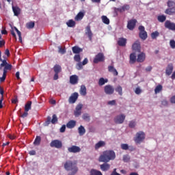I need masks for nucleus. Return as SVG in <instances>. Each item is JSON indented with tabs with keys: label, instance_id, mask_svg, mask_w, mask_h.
<instances>
[{
	"label": "nucleus",
	"instance_id": "nucleus-63",
	"mask_svg": "<svg viewBox=\"0 0 175 175\" xmlns=\"http://www.w3.org/2000/svg\"><path fill=\"white\" fill-rule=\"evenodd\" d=\"M161 105H162L163 106H167V105H169V103H168L167 100H163L161 101Z\"/></svg>",
	"mask_w": 175,
	"mask_h": 175
},
{
	"label": "nucleus",
	"instance_id": "nucleus-27",
	"mask_svg": "<svg viewBox=\"0 0 175 175\" xmlns=\"http://www.w3.org/2000/svg\"><path fill=\"white\" fill-rule=\"evenodd\" d=\"M132 49L134 51H140V43L136 42L132 46Z\"/></svg>",
	"mask_w": 175,
	"mask_h": 175
},
{
	"label": "nucleus",
	"instance_id": "nucleus-59",
	"mask_svg": "<svg viewBox=\"0 0 175 175\" xmlns=\"http://www.w3.org/2000/svg\"><path fill=\"white\" fill-rule=\"evenodd\" d=\"M77 69H78V70H80L81 69H83V64L82 63H78L77 64Z\"/></svg>",
	"mask_w": 175,
	"mask_h": 175
},
{
	"label": "nucleus",
	"instance_id": "nucleus-5",
	"mask_svg": "<svg viewBox=\"0 0 175 175\" xmlns=\"http://www.w3.org/2000/svg\"><path fill=\"white\" fill-rule=\"evenodd\" d=\"M103 61H105V55L102 53H99L96 55L93 62L94 64H99V62H103Z\"/></svg>",
	"mask_w": 175,
	"mask_h": 175
},
{
	"label": "nucleus",
	"instance_id": "nucleus-21",
	"mask_svg": "<svg viewBox=\"0 0 175 175\" xmlns=\"http://www.w3.org/2000/svg\"><path fill=\"white\" fill-rule=\"evenodd\" d=\"M165 14H168L169 16H173L175 14V7H172L170 8H167L165 10Z\"/></svg>",
	"mask_w": 175,
	"mask_h": 175
},
{
	"label": "nucleus",
	"instance_id": "nucleus-50",
	"mask_svg": "<svg viewBox=\"0 0 175 175\" xmlns=\"http://www.w3.org/2000/svg\"><path fill=\"white\" fill-rule=\"evenodd\" d=\"M74 59L76 62H80V61H81V57H80V55H75L74 56Z\"/></svg>",
	"mask_w": 175,
	"mask_h": 175
},
{
	"label": "nucleus",
	"instance_id": "nucleus-16",
	"mask_svg": "<svg viewBox=\"0 0 175 175\" xmlns=\"http://www.w3.org/2000/svg\"><path fill=\"white\" fill-rule=\"evenodd\" d=\"M70 83L72 85L77 84L79 83V77L77 75H72L70 77Z\"/></svg>",
	"mask_w": 175,
	"mask_h": 175
},
{
	"label": "nucleus",
	"instance_id": "nucleus-23",
	"mask_svg": "<svg viewBox=\"0 0 175 175\" xmlns=\"http://www.w3.org/2000/svg\"><path fill=\"white\" fill-rule=\"evenodd\" d=\"M108 70L111 73H113V76H118V72L117 70L114 68L113 66H108Z\"/></svg>",
	"mask_w": 175,
	"mask_h": 175
},
{
	"label": "nucleus",
	"instance_id": "nucleus-60",
	"mask_svg": "<svg viewBox=\"0 0 175 175\" xmlns=\"http://www.w3.org/2000/svg\"><path fill=\"white\" fill-rule=\"evenodd\" d=\"M135 92V94H137V95H139V94H142V90L140 89V88H137Z\"/></svg>",
	"mask_w": 175,
	"mask_h": 175
},
{
	"label": "nucleus",
	"instance_id": "nucleus-9",
	"mask_svg": "<svg viewBox=\"0 0 175 175\" xmlns=\"http://www.w3.org/2000/svg\"><path fill=\"white\" fill-rule=\"evenodd\" d=\"M50 146L54 147L55 148H62V142L55 139L51 142Z\"/></svg>",
	"mask_w": 175,
	"mask_h": 175
},
{
	"label": "nucleus",
	"instance_id": "nucleus-28",
	"mask_svg": "<svg viewBox=\"0 0 175 175\" xmlns=\"http://www.w3.org/2000/svg\"><path fill=\"white\" fill-rule=\"evenodd\" d=\"M67 128L69 129H73L74 126H76V121L70 120L66 124Z\"/></svg>",
	"mask_w": 175,
	"mask_h": 175
},
{
	"label": "nucleus",
	"instance_id": "nucleus-19",
	"mask_svg": "<svg viewBox=\"0 0 175 175\" xmlns=\"http://www.w3.org/2000/svg\"><path fill=\"white\" fill-rule=\"evenodd\" d=\"M100 169H101L102 172H107V170H110V164L104 163L100 165Z\"/></svg>",
	"mask_w": 175,
	"mask_h": 175
},
{
	"label": "nucleus",
	"instance_id": "nucleus-42",
	"mask_svg": "<svg viewBox=\"0 0 175 175\" xmlns=\"http://www.w3.org/2000/svg\"><path fill=\"white\" fill-rule=\"evenodd\" d=\"M115 91L118 93L120 96H122V87L118 85L116 88Z\"/></svg>",
	"mask_w": 175,
	"mask_h": 175
},
{
	"label": "nucleus",
	"instance_id": "nucleus-38",
	"mask_svg": "<svg viewBox=\"0 0 175 175\" xmlns=\"http://www.w3.org/2000/svg\"><path fill=\"white\" fill-rule=\"evenodd\" d=\"M167 6L170 8H175V1L173 0H168L167 2Z\"/></svg>",
	"mask_w": 175,
	"mask_h": 175
},
{
	"label": "nucleus",
	"instance_id": "nucleus-44",
	"mask_svg": "<svg viewBox=\"0 0 175 175\" xmlns=\"http://www.w3.org/2000/svg\"><path fill=\"white\" fill-rule=\"evenodd\" d=\"M8 70H12V65L8 64L3 68V72H5V74H8Z\"/></svg>",
	"mask_w": 175,
	"mask_h": 175
},
{
	"label": "nucleus",
	"instance_id": "nucleus-32",
	"mask_svg": "<svg viewBox=\"0 0 175 175\" xmlns=\"http://www.w3.org/2000/svg\"><path fill=\"white\" fill-rule=\"evenodd\" d=\"M67 27H69V28H73V27H75L76 22L75 21L70 19L68 22H66Z\"/></svg>",
	"mask_w": 175,
	"mask_h": 175
},
{
	"label": "nucleus",
	"instance_id": "nucleus-61",
	"mask_svg": "<svg viewBox=\"0 0 175 175\" xmlns=\"http://www.w3.org/2000/svg\"><path fill=\"white\" fill-rule=\"evenodd\" d=\"M22 118H25V117H28V111H25V112L21 116Z\"/></svg>",
	"mask_w": 175,
	"mask_h": 175
},
{
	"label": "nucleus",
	"instance_id": "nucleus-58",
	"mask_svg": "<svg viewBox=\"0 0 175 175\" xmlns=\"http://www.w3.org/2000/svg\"><path fill=\"white\" fill-rule=\"evenodd\" d=\"M107 105H109L110 106H116V100L108 101Z\"/></svg>",
	"mask_w": 175,
	"mask_h": 175
},
{
	"label": "nucleus",
	"instance_id": "nucleus-55",
	"mask_svg": "<svg viewBox=\"0 0 175 175\" xmlns=\"http://www.w3.org/2000/svg\"><path fill=\"white\" fill-rule=\"evenodd\" d=\"M130 160H131V158L128 155L123 156L124 162H129Z\"/></svg>",
	"mask_w": 175,
	"mask_h": 175
},
{
	"label": "nucleus",
	"instance_id": "nucleus-34",
	"mask_svg": "<svg viewBox=\"0 0 175 175\" xmlns=\"http://www.w3.org/2000/svg\"><path fill=\"white\" fill-rule=\"evenodd\" d=\"M101 19L104 24H106L107 25H109V24H110V19H109L107 16L103 15L101 16Z\"/></svg>",
	"mask_w": 175,
	"mask_h": 175
},
{
	"label": "nucleus",
	"instance_id": "nucleus-33",
	"mask_svg": "<svg viewBox=\"0 0 175 175\" xmlns=\"http://www.w3.org/2000/svg\"><path fill=\"white\" fill-rule=\"evenodd\" d=\"M90 175H103L100 171L98 170L92 169L90 172Z\"/></svg>",
	"mask_w": 175,
	"mask_h": 175
},
{
	"label": "nucleus",
	"instance_id": "nucleus-62",
	"mask_svg": "<svg viewBox=\"0 0 175 175\" xmlns=\"http://www.w3.org/2000/svg\"><path fill=\"white\" fill-rule=\"evenodd\" d=\"M79 132H85V129H84V126H80L78 129Z\"/></svg>",
	"mask_w": 175,
	"mask_h": 175
},
{
	"label": "nucleus",
	"instance_id": "nucleus-47",
	"mask_svg": "<svg viewBox=\"0 0 175 175\" xmlns=\"http://www.w3.org/2000/svg\"><path fill=\"white\" fill-rule=\"evenodd\" d=\"M51 120L52 124H55L56 122H58V118H57V115L53 114V118Z\"/></svg>",
	"mask_w": 175,
	"mask_h": 175
},
{
	"label": "nucleus",
	"instance_id": "nucleus-10",
	"mask_svg": "<svg viewBox=\"0 0 175 175\" xmlns=\"http://www.w3.org/2000/svg\"><path fill=\"white\" fill-rule=\"evenodd\" d=\"M81 109H83V104H78L76 106L75 110L74 111V116L75 117H80V116H81Z\"/></svg>",
	"mask_w": 175,
	"mask_h": 175
},
{
	"label": "nucleus",
	"instance_id": "nucleus-11",
	"mask_svg": "<svg viewBox=\"0 0 175 175\" xmlns=\"http://www.w3.org/2000/svg\"><path fill=\"white\" fill-rule=\"evenodd\" d=\"M165 28L170 29L171 31H175V23H172L170 21H166L164 24Z\"/></svg>",
	"mask_w": 175,
	"mask_h": 175
},
{
	"label": "nucleus",
	"instance_id": "nucleus-15",
	"mask_svg": "<svg viewBox=\"0 0 175 175\" xmlns=\"http://www.w3.org/2000/svg\"><path fill=\"white\" fill-rule=\"evenodd\" d=\"M173 69H174L173 64H169L165 70V75H167V76H170V75L173 73Z\"/></svg>",
	"mask_w": 175,
	"mask_h": 175
},
{
	"label": "nucleus",
	"instance_id": "nucleus-31",
	"mask_svg": "<svg viewBox=\"0 0 175 175\" xmlns=\"http://www.w3.org/2000/svg\"><path fill=\"white\" fill-rule=\"evenodd\" d=\"M84 17V13L80 12L77 14V15L75 16V20L76 21H80L81 20H83V18Z\"/></svg>",
	"mask_w": 175,
	"mask_h": 175
},
{
	"label": "nucleus",
	"instance_id": "nucleus-24",
	"mask_svg": "<svg viewBox=\"0 0 175 175\" xmlns=\"http://www.w3.org/2000/svg\"><path fill=\"white\" fill-rule=\"evenodd\" d=\"M79 94L82 96H85L87 95V88H85V85H82L81 86L80 90H79Z\"/></svg>",
	"mask_w": 175,
	"mask_h": 175
},
{
	"label": "nucleus",
	"instance_id": "nucleus-7",
	"mask_svg": "<svg viewBox=\"0 0 175 175\" xmlns=\"http://www.w3.org/2000/svg\"><path fill=\"white\" fill-rule=\"evenodd\" d=\"M85 34L88 36L89 40L92 42V36H94V33H92V31H91V25H89L85 27Z\"/></svg>",
	"mask_w": 175,
	"mask_h": 175
},
{
	"label": "nucleus",
	"instance_id": "nucleus-20",
	"mask_svg": "<svg viewBox=\"0 0 175 175\" xmlns=\"http://www.w3.org/2000/svg\"><path fill=\"white\" fill-rule=\"evenodd\" d=\"M146 61V53H141L137 55V62H144Z\"/></svg>",
	"mask_w": 175,
	"mask_h": 175
},
{
	"label": "nucleus",
	"instance_id": "nucleus-1",
	"mask_svg": "<svg viewBox=\"0 0 175 175\" xmlns=\"http://www.w3.org/2000/svg\"><path fill=\"white\" fill-rule=\"evenodd\" d=\"M116 159V152L113 150H105L98 157V162H104L107 163L110 161Z\"/></svg>",
	"mask_w": 175,
	"mask_h": 175
},
{
	"label": "nucleus",
	"instance_id": "nucleus-18",
	"mask_svg": "<svg viewBox=\"0 0 175 175\" xmlns=\"http://www.w3.org/2000/svg\"><path fill=\"white\" fill-rule=\"evenodd\" d=\"M118 44L120 47H125L126 46V38H120L118 40Z\"/></svg>",
	"mask_w": 175,
	"mask_h": 175
},
{
	"label": "nucleus",
	"instance_id": "nucleus-51",
	"mask_svg": "<svg viewBox=\"0 0 175 175\" xmlns=\"http://www.w3.org/2000/svg\"><path fill=\"white\" fill-rule=\"evenodd\" d=\"M121 148L122 150H129V146L126 144H121Z\"/></svg>",
	"mask_w": 175,
	"mask_h": 175
},
{
	"label": "nucleus",
	"instance_id": "nucleus-26",
	"mask_svg": "<svg viewBox=\"0 0 175 175\" xmlns=\"http://www.w3.org/2000/svg\"><path fill=\"white\" fill-rule=\"evenodd\" d=\"M72 50L74 54H80L83 51V49L77 46H73Z\"/></svg>",
	"mask_w": 175,
	"mask_h": 175
},
{
	"label": "nucleus",
	"instance_id": "nucleus-13",
	"mask_svg": "<svg viewBox=\"0 0 175 175\" xmlns=\"http://www.w3.org/2000/svg\"><path fill=\"white\" fill-rule=\"evenodd\" d=\"M78 98H79V93L77 92L73 93L68 99L69 103H76V100H77Z\"/></svg>",
	"mask_w": 175,
	"mask_h": 175
},
{
	"label": "nucleus",
	"instance_id": "nucleus-12",
	"mask_svg": "<svg viewBox=\"0 0 175 175\" xmlns=\"http://www.w3.org/2000/svg\"><path fill=\"white\" fill-rule=\"evenodd\" d=\"M116 124H122L125 121V115L121 114L114 118Z\"/></svg>",
	"mask_w": 175,
	"mask_h": 175
},
{
	"label": "nucleus",
	"instance_id": "nucleus-14",
	"mask_svg": "<svg viewBox=\"0 0 175 175\" xmlns=\"http://www.w3.org/2000/svg\"><path fill=\"white\" fill-rule=\"evenodd\" d=\"M68 150L69 152H73L74 154H76V152H80V151H81V149L79 146H72L68 148Z\"/></svg>",
	"mask_w": 175,
	"mask_h": 175
},
{
	"label": "nucleus",
	"instance_id": "nucleus-36",
	"mask_svg": "<svg viewBox=\"0 0 175 175\" xmlns=\"http://www.w3.org/2000/svg\"><path fill=\"white\" fill-rule=\"evenodd\" d=\"M31 105L32 101H28L25 105V111H29V110H31Z\"/></svg>",
	"mask_w": 175,
	"mask_h": 175
},
{
	"label": "nucleus",
	"instance_id": "nucleus-2",
	"mask_svg": "<svg viewBox=\"0 0 175 175\" xmlns=\"http://www.w3.org/2000/svg\"><path fill=\"white\" fill-rule=\"evenodd\" d=\"M64 169L66 170H70L71 172L68 174V175H75L77 172H79V168H77V161H67L64 163Z\"/></svg>",
	"mask_w": 175,
	"mask_h": 175
},
{
	"label": "nucleus",
	"instance_id": "nucleus-17",
	"mask_svg": "<svg viewBox=\"0 0 175 175\" xmlns=\"http://www.w3.org/2000/svg\"><path fill=\"white\" fill-rule=\"evenodd\" d=\"M12 12L14 13V16H20L21 13V9L20 8V7L18 6H14L12 5Z\"/></svg>",
	"mask_w": 175,
	"mask_h": 175
},
{
	"label": "nucleus",
	"instance_id": "nucleus-49",
	"mask_svg": "<svg viewBox=\"0 0 175 175\" xmlns=\"http://www.w3.org/2000/svg\"><path fill=\"white\" fill-rule=\"evenodd\" d=\"M6 72H3V76L2 77H0V82L3 83L5 80H6Z\"/></svg>",
	"mask_w": 175,
	"mask_h": 175
},
{
	"label": "nucleus",
	"instance_id": "nucleus-4",
	"mask_svg": "<svg viewBox=\"0 0 175 175\" xmlns=\"http://www.w3.org/2000/svg\"><path fill=\"white\" fill-rule=\"evenodd\" d=\"M139 31V36L140 39H142V40H146L148 38L147 31H146V28H144V26H139L138 28Z\"/></svg>",
	"mask_w": 175,
	"mask_h": 175
},
{
	"label": "nucleus",
	"instance_id": "nucleus-6",
	"mask_svg": "<svg viewBox=\"0 0 175 175\" xmlns=\"http://www.w3.org/2000/svg\"><path fill=\"white\" fill-rule=\"evenodd\" d=\"M104 91L107 95H113L114 94V88L111 85H107L104 87Z\"/></svg>",
	"mask_w": 175,
	"mask_h": 175
},
{
	"label": "nucleus",
	"instance_id": "nucleus-57",
	"mask_svg": "<svg viewBox=\"0 0 175 175\" xmlns=\"http://www.w3.org/2000/svg\"><path fill=\"white\" fill-rule=\"evenodd\" d=\"M170 45L171 49H175V41H174V40H170Z\"/></svg>",
	"mask_w": 175,
	"mask_h": 175
},
{
	"label": "nucleus",
	"instance_id": "nucleus-37",
	"mask_svg": "<svg viewBox=\"0 0 175 175\" xmlns=\"http://www.w3.org/2000/svg\"><path fill=\"white\" fill-rule=\"evenodd\" d=\"M109 81L107 79H105L103 77L100 78L99 81H98V85L102 86V85H105V84H106V83H107Z\"/></svg>",
	"mask_w": 175,
	"mask_h": 175
},
{
	"label": "nucleus",
	"instance_id": "nucleus-8",
	"mask_svg": "<svg viewBox=\"0 0 175 175\" xmlns=\"http://www.w3.org/2000/svg\"><path fill=\"white\" fill-rule=\"evenodd\" d=\"M137 23V20L136 19H131L127 23L128 29H130V31H133V29H135V27H136Z\"/></svg>",
	"mask_w": 175,
	"mask_h": 175
},
{
	"label": "nucleus",
	"instance_id": "nucleus-54",
	"mask_svg": "<svg viewBox=\"0 0 175 175\" xmlns=\"http://www.w3.org/2000/svg\"><path fill=\"white\" fill-rule=\"evenodd\" d=\"M1 62H2L1 64H0V69H2L3 66H5L7 64H8V62H6V60H3L2 59V61H1Z\"/></svg>",
	"mask_w": 175,
	"mask_h": 175
},
{
	"label": "nucleus",
	"instance_id": "nucleus-25",
	"mask_svg": "<svg viewBox=\"0 0 175 175\" xmlns=\"http://www.w3.org/2000/svg\"><path fill=\"white\" fill-rule=\"evenodd\" d=\"M136 61H137V59H136V55L135 53H131L129 64L133 65Z\"/></svg>",
	"mask_w": 175,
	"mask_h": 175
},
{
	"label": "nucleus",
	"instance_id": "nucleus-48",
	"mask_svg": "<svg viewBox=\"0 0 175 175\" xmlns=\"http://www.w3.org/2000/svg\"><path fill=\"white\" fill-rule=\"evenodd\" d=\"M129 128H135V126H136V122L133 120L130 121L129 124Z\"/></svg>",
	"mask_w": 175,
	"mask_h": 175
},
{
	"label": "nucleus",
	"instance_id": "nucleus-56",
	"mask_svg": "<svg viewBox=\"0 0 175 175\" xmlns=\"http://www.w3.org/2000/svg\"><path fill=\"white\" fill-rule=\"evenodd\" d=\"M83 119L85 120V121H90V116H88V113H85L83 115Z\"/></svg>",
	"mask_w": 175,
	"mask_h": 175
},
{
	"label": "nucleus",
	"instance_id": "nucleus-40",
	"mask_svg": "<svg viewBox=\"0 0 175 175\" xmlns=\"http://www.w3.org/2000/svg\"><path fill=\"white\" fill-rule=\"evenodd\" d=\"M157 20L159 23H165L166 21V16L160 15L157 17Z\"/></svg>",
	"mask_w": 175,
	"mask_h": 175
},
{
	"label": "nucleus",
	"instance_id": "nucleus-30",
	"mask_svg": "<svg viewBox=\"0 0 175 175\" xmlns=\"http://www.w3.org/2000/svg\"><path fill=\"white\" fill-rule=\"evenodd\" d=\"M130 8L131 7H129V5L125 4L122 8H118V12H120V13H122V12H125V10H129Z\"/></svg>",
	"mask_w": 175,
	"mask_h": 175
},
{
	"label": "nucleus",
	"instance_id": "nucleus-41",
	"mask_svg": "<svg viewBox=\"0 0 175 175\" xmlns=\"http://www.w3.org/2000/svg\"><path fill=\"white\" fill-rule=\"evenodd\" d=\"M15 31H16V33L19 38V41L21 43H23V38L21 37V31L17 29V27H14Z\"/></svg>",
	"mask_w": 175,
	"mask_h": 175
},
{
	"label": "nucleus",
	"instance_id": "nucleus-22",
	"mask_svg": "<svg viewBox=\"0 0 175 175\" xmlns=\"http://www.w3.org/2000/svg\"><path fill=\"white\" fill-rule=\"evenodd\" d=\"M106 146V142L104 141H99L97 144H95L94 148L95 150H99V148L102 147H105Z\"/></svg>",
	"mask_w": 175,
	"mask_h": 175
},
{
	"label": "nucleus",
	"instance_id": "nucleus-53",
	"mask_svg": "<svg viewBox=\"0 0 175 175\" xmlns=\"http://www.w3.org/2000/svg\"><path fill=\"white\" fill-rule=\"evenodd\" d=\"M8 137L9 139H10V140H14V139H16V137H17V135H14V134H8Z\"/></svg>",
	"mask_w": 175,
	"mask_h": 175
},
{
	"label": "nucleus",
	"instance_id": "nucleus-35",
	"mask_svg": "<svg viewBox=\"0 0 175 175\" xmlns=\"http://www.w3.org/2000/svg\"><path fill=\"white\" fill-rule=\"evenodd\" d=\"M34 27H35V22L30 21L26 23V28H27V29H32Z\"/></svg>",
	"mask_w": 175,
	"mask_h": 175
},
{
	"label": "nucleus",
	"instance_id": "nucleus-52",
	"mask_svg": "<svg viewBox=\"0 0 175 175\" xmlns=\"http://www.w3.org/2000/svg\"><path fill=\"white\" fill-rule=\"evenodd\" d=\"M58 49H59V53L60 54H65V53H66V50L61 46H59Z\"/></svg>",
	"mask_w": 175,
	"mask_h": 175
},
{
	"label": "nucleus",
	"instance_id": "nucleus-43",
	"mask_svg": "<svg viewBox=\"0 0 175 175\" xmlns=\"http://www.w3.org/2000/svg\"><path fill=\"white\" fill-rule=\"evenodd\" d=\"M51 124V117L48 116L46 118V120L45 122L43 124L44 126H49Z\"/></svg>",
	"mask_w": 175,
	"mask_h": 175
},
{
	"label": "nucleus",
	"instance_id": "nucleus-29",
	"mask_svg": "<svg viewBox=\"0 0 175 175\" xmlns=\"http://www.w3.org/2000/svg\"><path fill=\"white\" fill-rule=\"evenodd\" d=\"M53 70L55 73H61L62 68L59 64H55L53 67Z\"/></svg>",
	"mask_w": 175,
	"mask_h": 175
},
{
	"label": "nucleus",
	"instance_id": "nucleus-46",
	"mask_svg": "<svg viewBox=\"0 0 175 175\" xmlns=\"http://www.w3.org/2000/svg\"><path fill=\"white\" fill-rule=\"evenodd\" d=\"M158 36H159V32H158V31H156L151 33L152 39H155L156 38H158Z\"/></svg>",
	"mask_w": 175,
	"mask_h": 175
},
{
	"label": "nucleus",
	"instance_id": "nucleus-64",
	"mask_svg": "<svg viewBox=\"0 0 175 175\" xmlns=\"http://www.w3.org/2000/svg\"><path fill=\"white\" fill-rule=\"evenodd\" d=\"M171 103H175V95L170 98Z\"/></svg>",
	"mask_w": 175,
	"mask_h": 175
},
{
	"label": "nucleus",
	"instance_id": "nucleus-45",
	"mask_svg": "<svg viewBox=\"0 0 175 175\" xmlns=\"http://www.w3.org/2000/svg\"><path fill=\"white\" fill-rule=\"evenodd\" d=\"M162 85H158L154 89L155 94H159L161 91H162Z\"/></svg>",
	"mask_w": 175,
	"mask_h": 175
},
{
	"label": "nucleus",
	"instance_id": "nucleus-3",
	"mask_svg": "<svg viewBox=\"0 0 175 175\" xmlns=\"http://www.w3.org/2000/svg\"><path fill=\"white\" fill-rule=\"evenodd\" d=\"M144 139H146V134L144 133H137L134 137V142L136 144H140V143H143V142H144Z\"/></svg>",
	"mask_w": 175,
	"mask_h": 175
},
{
	"label": "nucleus",
	"instance_id": "nucleus-39",
	"mask_svg": "<svg viewBox=\"0 0 175 175\" xmlns=\"http://www.w3.org/2000/svg\"><path fill=\"white\" fill-rule=\"evenodd\" d=\"M40 142H42V137H40V136H37L34 140L33 144L35 146H39L40 144Z\"/></svg>",
	"mask_w": 175,
	"mask_h": 175
}]
</instances>
